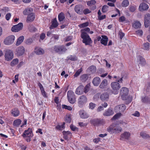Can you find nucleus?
I'll use <instances>...</instances> for the list:
<instances>
[{"label":"nucleus","mask_w":150,"mask_h":150,"mask_svg":"<svg viewBox=\"0 0 150 150\" xmlns=\"http://www.w3.org/2000/svg\"><path fill=\"white\" fill-rule=\"evenodd\" d=\"M35 18V16L34 13H32L30 15L28 16L26 19V22L27 23H30L33 22Z\"/></svg>","instance_id":"obj_18"},{"label":"nucleus","mask_w":150,"mask_h":150,"mask_svg":"<svg viewBox=\"0 0 150 150\" xmlns=\"http://www.w3.org/2000/svg\"><path fill=\"white\" fill-rule=\"evenodd\" d=\"M129 4V2L128 0H124L122 3L121 5L123 7H126Z\"/></svg>","instance_id":"obj_43"},{"label":"nucleus","mask_w":150,"mask_h":150,"mask_svg":"<svg viewBox=\"0 0 150 150\" xmlns=\"http://www.w3.org/2000/svg\"><path fill=\"white\" fill-rule=\"evenodd\" d=\"M12 114L15 117H16L19 114V112L17 109H14L11 112Z\"/></svg>","instance_id":"obj_35"},{"label":"nucleus","mask_w":150,"mask_h":150,"mask_svg":"<svg viewBox=\"0 0 150 150\" xmlns=\"http://www.w3.org/2000/svg\"><path fill=\"white\" fill-rule=\"evenodd\" d=\"M18 62V60L17 59H13L11 63V65L12 67L16 65Z\"/></svg>","instance_id":"obj_44"},{"label":"nucleus","mask_w":150,"mask_h":150,"mask_svg":"<svg viewBox=\"0 0 150 150\" xmlns=\"http://www.w3.org/2000/svg\"><path fill=\"white\" fill-rule=\"evenodd\" d=\"M108 6L106 5H104L102 8V11L103 12L105 13L107 12L108 11Z\"/></svg>","instance_id":"obj_53"},{"label":"nucleus","mask_w":150,"mask_h":150,"mask_svg":"<svg viewBox=\"0 0 150 150\" xmlns=\"http://www.w3.org/2000/svg\"><path fill=\"white\" fill-rule=\"evenodd\" d=\"M82 6L80 4L76 5L74 7L75 11L77 13L81 14L82 13Z\"/></svg>","instance_id":"obj_14"},{"label":"nucleus","mask_w":150,"mask_h":150,"mask_svg":"<svg viewBox=\"0 0 150 150\" xmlns=\"http://www.w3.org/2000/svg\"><path fill=\"white\" fill-rule=\"evenodd\" d=\"M111 88L112 89V92L115 94L118 93V90L120 88V84L117 82H113L111 84Z\"/></svg>","instance_id":"obj_3"},{"label":"nucleus","mask_w":150,"mask_h":150,"mask_svg":"<svg viewBox=\"0 0 150 150\" xmlns=\"http://www.w3.org/2000/svg\"><path fill=\"white\" fill-rule=\"evenodd\" d=\"M122 130L121 127H113L110 126L107 129V131L109 132L117 134L121 132Z\"/></svg>","instance_id":"obj_5"},{"label":"nucleus","mask_w":150,"mask_h":150,"mask_svg":"<svg viewBox=\"0 0 150 150\" xmlns=\"http://www.w3.org/2000/svg\"><path fill=\"white\" fill-rule=\"evenodd\" d=\"M71 121V119L70 115H66L65 118V121L67 122L70 123Z\"/></svg>","instance_id":"obj_51"},{"label":"nucleus","mask_w":150,"mask_h":150,"mask_svg":"<svg viewBox=\"0 0 150 150\" xmlns=\"http://www.w3.org/2000/svg\"><path fill=\"white\" fill-rule=\"evenodd\" d=\"M87 100L86 97L84 95H82L80 96L78 99V103L80 105H83L86 102Z\"/></svg>","instance_id":"obj_13"},{"label":"nucleus","mask_w":150,"mask_h":150,"mask_svg":"<svg viewBox=\"0 0 150 150\" xmlns=\"http://www.w3.org/2000/svg\"><path fill=\"white\" fill-rule=\"evenodd\" d=\"M81 38L83 39V42L86 45H89L92 42L91 38L87 34L83 33L81 35Z\"/></svg>","instance_id":"obj_2"},{"label":"nucleus","mask_w":150,"mask_h":150,"mask_svg":"<svg viewBox=\"0 0 150 150\" xmlns=\"http://www.w3.org/2000/svg\"><path fill=\"white\" fill-rule=\"evenodd\" d=\"M88 22H87L84 23L80 24L79 26L81 28H83L84 27L87 26L88 25Z\"/></svg>","instance_id":"obj_50"},{"label":"nucleus","mask_w":150,"mask_h":150,"mask_svg":"<svg viewBox=\"0 0 150 150\" xmlns=\"http://www.w3.org/2000/svg\"><path fill=\"white\" fill-rule=\"evenodd\" d=\"M72 39V37L71 36H69L65 38V41H68L71 40Z\"/></svg>","instance_id":"obj_63"},{"label":"nucleus","mask_w":150,"mask_h":150,"mask_svg":"<svg viewBox=\"0 0 150 150\" xmlns=\"http://www.w3.org/2000/svg\"><path fill=\"white\" fill-rule=\"evenodd\" d=\"M58 23L57 21V19L56 18H54L52 21V25L50 28V29H52V27L54 28H56L58 26Z\"/></svg>","instance_id":"obj_32"},{"label":"nucleus","mask_w":150,"mask_h":150,"mask_svg":"<svg viewBox=\"0 0 150 150\" xmlns=\"http://www.w3.org/2000/svg\"><path fill=\"white\" fill-rule=\"evenodd\" d=\"M11 15L10 13H7L5 16V18L8 21L10 18V17H11Z\"/></svg>","instance_id":"obj_61"},{"label":"nucleus","mask_w":150,"mask_h":150,"mask_svg":"<svg viewBox=\"0 0 150 150\" xmlns=\"http://www.w3.org/2000/svg\"><path fill=\"white\" fill-rule=\"evenodd\" d=\"M130 133L129 132H125L121 134L120 135V139H128L130 138Z\"/></svg>","instance_id":"obj_15"},{"label":"nucleus","mask_w":150,"mask_h":150,"mask_svg":"<svg viewBox=\"0 0 150 150\" xmlns=\"http://www.w3.org/2000/svg\"><path fill=\"white\" fill-rule=\"evenodd\" d=\"M100 82V79L98 77H96L94 78L92 81L93 83L95 86H98V85Z\"/></svg>","instance_id":"obj_22"},{"label":"nucleus","mask_w":150,"mask_h":150,"mask_svg":"<svg viewBox=\"0 0 150 150\" xmlns=\"http://www.w3.org/2000/svg\"><path fill=\"white\" fill-rule=\"evenodd\" d=\"M21 121L20 119H17L15 120L13 123V125L14 126L18 127L21 124Z\"/></svg>","instance_id":"obj_37"},{"label":"nucleus","mask_w":150,"mask_h":150,"mask_svg":"<svg viewBox=\"0 0 150 150\" xmlns=\"http://www.w3.org/2000/svg\"><path fill=\"white\" fill-rule=\"evenodd\" d=\"M132 98L131 96H125V99L123 100H126V104H128L129 103H130L132 100Z\"/></svg>","instance_id":"obj_33"},{"label":"nucleus","mask_w":150,"mask_h":150,"mask_svg":"<svg viewBox=\"0 0 150 150\" xmlns=\"http://www.w3.org/2000/svg\"><path fill=\"white\" fill-rule=\"evenodd\" d=\"M24 40V37L23 36L19 37L17 40L16 45L18 46L20 45L23 41Z\"/></svg>","instance_id":"obj_28"},{"label":"nucleus","mask_w":150,"mask_h":150,"mask_svg":"<svg viewBox=\"0 0 150 150\" xmlns=\"http://www.w3.org/2000/svg\"><path fill=\"white\" fill-rule=\"evenodd\" d=\"M114 114V112L112 109H108L105 112L103 115L105 116H109Z\"/></svg>","instance_id":"obj_26"},{"label":"nucleus","mask_w":150,"mask_h":150,"mask_svg":"<svg viewBox=\"0 0 150 150\" xmlns=\"http://www.w3.org/2000/svg\"><path fill=\"white\" fill-rule=\"evenodd\" d=\"M89 75L88 74H84L80 76V80L81 82L85 83L89 79Z\"/></svg>","instance_id":"obj_12"},{"label":"nucleus","mask_w":150,"mask_h":150,"mask_svg":"<svg viewBox=\"0 0 150 150\" xmlns=\"http://www.w3.org/2000/svg\"><path fill=\"white\" fill-rule=\"evenodd\" d=\"M35 53L37 54L41 55L44 53V50L41 48H37L35 50Z\"/></svg>","instance_id":"obj_30"},{"label":"nucleus","mask_w":150,"mask_h":150,"mask_svg":"<svg viewBox=\"0 0 150 150\" xmlns=\"http://www.w3.org/2000/svg\"><path fill=\"white\" fill-rule=\"evenodd\" d=\"M75 95L74 93L72 91H69L67 92V98L68 99L71 98H75Z\"/></svg>","instance_id":"obj_34"},{"label":"nucleus","mask_w":150,"mask_h":150,"mask_svg":"<svg viewBox=\"0 0 150 150\" xmlns=\"http://www.w3.org/2000/svg\"><path fill=\"white\" fill-rule=\"evenodd\" d=\"M65 18V16L64 14L62 12L60 13L58 15V19L59 21L61 22Z\"/></svg>","instance_id":"obj_39"},{"label":"nucleus","mask_w":150,"mask_h":150,"mask_svg":"<svg viewBox=\"0 0 150 150\" xmlns=\"http://www.w3.org/2000/svg\"><path fill=\"white\" fill-rule=\"evenodd\" d=\"M90 10L88 8H86L83 11V13L84 14H87L91 12Z\"/></svg>","instance_id":"obj_58"},{"label":"nucleus","mask_w":150,"mask_h":150,"mask_svg":"<svg viewBox=\"0 0 150 150\" xmlns=\"http://www.w3.org/2000/svg\"><path fill=\"white\" fill-rule=\"evenodd\" d=\"M65 122H63L62 125H58L56 127V128L57 129L59 130H61L62 129H63L64 128V125Z\"/></svg>","instance_id":"obj_49"},{"label":"nucleus","mask_w":150,"mask_h":150,"mask_svg":"<svg viewBox=\"0 0 150 150\" xmlns=\"http://www.w3.org/2000/svg\"><path fill=\"white\" fill-rule=\"evenodd\" d=\"M82 71V69H80L78 70L76 72L75 74L74 75V76L75 77H77L80 74Z\"/></svg>","instance_id":"obj_54"},{"label":"nucleus","mask_w":150,"mask_h":150,"mask_svg":"<svg viewBox=\"0 0 150 150\" xmlns=\"http://www.w3.org/2000/svg\"><path fill=\"white\" fill-rule=\"evenodd\" d=\"M70 128H71V129L74 131H78V128L72 125H70Z\"/></svg>","instance_id":"obj_55"},{"label":"nucleus","mask_w":150,"mask_h":150,"mask_svg":"<svg viewBox=\"0 0 150 150\" xmlns=\"http://www.w3.org/2000/svg\"><path fill=\"white\" fill-rule=\"evenodd\" d=\"M96 70V67L93 65L91 66L87 69L88 72L91 74L95 73Z\"/></svg>","instance_id":"obj_23"},{"label":"nucleus","mask_w":150,"mask_h":150,"mask_svg":"<svg viewBox=\"0 0 150 150\" xmlns=\"http://www.w3.org/2000/svg\"><path fill=\"white\" fill-rule=\"evenodd\" d=\"M90 31V29L89 28H86L84 29H82L81 30V34H82L83 33L85 34H87L86 32H89Z\"/></svg>","instance_id":"obj_48"},{"label":"nucleus","mask_w":150,"mask_h":150,"mask_svg":"<svg viewBox=\"0 0 150 150\" xmlns=\"http://www.w3.org/2000/svg\"><path fill=\"white\" fill-rule=\"evenodd\" d=\"M69 102L71 104H74L76 102V98H70L68 99Z\"/></svg>","instance_id":"obj_56"},{"label":"nucleus","mask_w":150,"mask_h":150,"mask_svg":"<svg viewBox=\"0 0 150 150\" xmlns=\"http://www.w3.org/2000/svg\"><path fill=\"white\" fill-rule=\"evenodd\" d=\"M15 38L14 35H12L7 37L4 40V43L6 45H10L14 42Z\"/></svg>","instance_id":"obj_4"},{"label":"nucleus","mask_w":150,"mask_h":150,"mask_svg":"<svg viewBox=\"0 0 150 150\" xmlns=\"http://www.w3.org/2000/svg\"><path fill=\"white\" fill-rule=\"evenodd\" d=\"M96 3L95 0H91L87 2V5L90 6L95 5Z\"/></svg>","instance_id":"obj_45"},{"label":"nucleus","mask_w":150,"mask_h":150,"mask_svg":"<svg viewBox=\"0 0 150 150\" xmlns=\"http://www.w3.org/2000/svg\"><path fill=\"white\" fill-rule=\"evenodd\" d=\"M76 93L78 95H81L83 93V91L81 87H78L76 89Z\"/></svg>","instance_id":"obj_41"},{"label":"nucleus","mask_w":150,"mask_h":150,"mask_svg":"<svg viewBox=\"0 0 150 150\" xmlns=\"http://www.w3.org/2000/svg\"><path fill=\"white\" fill-rule=\"evenodd\" d=\"M149 8L148 5L145 3L141 4L139 6V9L140 11L146 10Z\"/></svg>","instance_id":"obj_17"},{"label":"nucleus","mask_w":150,"mask_h":150,"mask_svg":"<svg viewBox=\"0 0 150 150\" xmlns=\"http://www.w3.org/2000/svg\"><path fill=\"white\" fill-rule=\"evenodd\" d=\"M129 90L128 88L125 87H122L120 90V94L122 100L125 99V96H127L128 94Z\"/></svg>","instance_id":"obj_6"},{"label":"nucleus","mask_w":150,"mask_h":150,"mask_svg":"<svg viewBox=\"0 0 150 150\" xmlns=\"http://www.w3.org/2000/svg\"><path fill=\"white\" fill-rule=\"evenodd\" d=\"M108 85V81L106 79H104L101 82L99 87L100 88L103 89L106 87Z\"/></svg>","instance_id":"obj_20"},{"label":"nucleus","mask_w":150,"mask_h":150,"mask_svg":"<svg viewBox=\"0 0 150 150\" xmlns=\"http://www.w3.org/2000/svg\"><path fill=\"white\" fill-rule=\"evenodd\" d=\"M33 41L31 38H29L26 40L25 43L27 44L30 45L32 43Z\"/></svg>","instance_id":"obj_59"},{"label":"nucleus","mask_w":150,"mask_h":150,"mask_svg":"<svg viewBox=\"0 0 150 150\" xmlns=\"http://www.w3.org/2000/svg\"><path fill=\"white\" fill-rule=\"evenodd\" d=\"M140 136L143 138L148 139L149 138V135L144 132H142L140 133Z\"/></svg>","instance_id":"obj_42"},{"label":"nucleus","mask_w":150,"mask_h":150,"mask_svg":"<svg viewBox=\"0 0 150 150\" xmlns=\"http://www.w3.org/2000/svg\"><path fill=\"white\" fill-rule=\"evenodd\" d=\"M136 33L139 35L142 36V35L143 32L142 30H139L136 31Z\"/></svg>","instance_id":"obj_60"},{"label":"nucleus","mask_w":150,"mask_h":150,"mask_svg":"<svg viewBox=\"0 0 150 150\" xmlns=\"http://www.w3.org/2000/svg\"><path fill=\"white\" fill-rule=\"evenodd\" d=\"M141 26V24L140 22L136 21H134L133 23L132 27L135 28H140Z\"/></svg>","instance_id":"obj_27"},{"label":"nucleus","mask_w":150,"mask_h":150,"mask_svg":"<svg viewBox=\"0 0 150 150\" xmlns=\"http://www.w3.org/2000/svg\"><path fill=\"white\" fill-rule=\"evenodd\" d=\"M139 64H140L142 66L145 65L146 64V61L144 59L140 56H139Z\"/></svg>","instance_id":"obj_36"},{"label":"nucleus","mask_w":150,"mask_h":150,"mask_svg":"<svg viewBox=\"0 0 150 150\" xmlns=\"http://www.w3.org/2000/svg\"><path fill=\"white\" fill-rule=\"evenodd\" d=\"M102 38L101 39V41L100 42L103 44L105 45H106L107 44L108 38L106 36H102Z\"/></svg>","instance_id":"obj_29"},{"label":"nucleus","mask_w":150,"mask_h":150,"mask_svg":"<svg viewBox=\"0 0 150 150\" xmlns=\"http://www.w3.org/2000/svg\"><path fill=\"white\" fill-rule=\"evenodd\" d=\"M100 98L102 101H107L109 98V96L107 93H104L100 96Z\"/></svg>","instance_id":"obj_19"},{"label":"nucleus","mask_w":150,"mask_h":150,"mask_svg":"<svg viewBox=\"0 0 150 150\" xmlns=\"http://www.w3.org/2000/svg\"><path fill=\"white\" fill-rule=\"evenodd\" d=\"M52 50L55 52L62 54L63 52H65L67 50V49L64 45H55L52 47Z\"/></svg>","instance_id":"obj_1"},{"label":"nucleus","mask_w":150,"mask_h":150,"mask_svg":"<svg viewBox=\"0 0 150 150\" xmlns=\"http://www.w3.org/2000/svg\"><path fill=\"white\" fill-rule=\"evenodd\" d=\"M108 104L106 103L105 102L101 104L98 108L97 111L98 112H100L104 110V108L108 106Z\"/></svg>","instance_id":"obj_24"},{"label":"nucleus","mask_w":150,"mask_h":150,"mask_svg":"<svg viewBox=\"0 0 150 150\" xmlns=\"http://www.w3.org/2000/svg\"><path fill=\"white\" fill-rule=\"evenodd\" d=\"M62 107L63 108H64L69 110H72V108L70 106H68L64 105H62Z\"/></svg>","instance_id":"obj_57"},{"label":"nucleus","mask_w":150,"mask_h":150,"mask_svg":"<svg viewBox=\"0 0 150 150\" xmlns=\"http://www.w3.org/2000/svg\"><path fill=\"white\" fill-rule=\"evenodd\" d=\"M32 132L31 129L29 128L25 130L23 134V137H30L32 135Z\"/></svg>","instance_id":"obj_16"},{"label":"nucleus","mask_w":150,"mask_h":150,"mask_svg":"<svg viewBox=\"0 0 150 150\" xmlns=\"http://www.w3.org/2000/svg\"><path fill=\"white\" fill-rule=\"evenodd\" d=\"M33 10L31 8H27L25 9L23 11V14L24 15H28V16L29 15H30L33 13Z\"/></svg>","instance_id":"obj_21"},{"label":"nucleus","mask_w":150,"mask_h":150,"mask_svg":"<svg viewBox=\"0 0 150 150\" xmlns=\"http://www.w3.org/2000/svg\"><path fill=\"white\" fill-rule=\"evenodd\" d=\"M25 51V49L24 47L22 46H20L16 49V54L18 56H21L24 53Z\"/></svg>","instance_id":"obj_9"},{"label":"nucleus","mask_w":150,"mask_h":150,"mask_svg":"<svg viewBox=\"0 0 150 150\" xmlns=\"http://www.w3.org/2000/svg\"><path fill=\"white\" fill-rule=\"evenodd\" d=\"M45 34L44 33H42L40 36V38L42 40H43L45 38Z\"/></svg>","instance_id":"obj_64"},{"label":"nucleus","mask_w":150,"mask_h":150,"mask_svg":"<svg viewBox=\"0 0 150 150\" xmlns=\"http://www.w3.org/2000/svg\"><path fill=\"white\" fill-rule=\"evenodd\" d=\"M144 25L145 27L147 28L150 22V14L149 13L146 14L145 15L144 19Z\"/></svg>","instance_id":"obj_11"},{"label":"nucleus","mask_w":150,"mask_h":150,"mask_svg":"<svg viewBox=\"0 0 150 150\" xmlns=\"http://www.w3.org/2000/svg\"><path fill=\"white\" fill-rule=\"evenodd\" d=\"M79 114L81 117L82 118H86L88 117V114L83 110H81L79 112Z\"/></svg>","instance_id":"obj_31"},{"label":"nucleus","mask_w":150,"mask_h":150,"mask_svg":"<svg viewBox=\"0 0 150 150\" xmlns=\"http://www.w3.org/2000/svg\"><path fill=\"white\" fill-rule=\"evenodd\" d=\"M120 113L117 114L113 117L112 119L113 120H115L117 119L120 116Z\"/></svg>","instance_id":"obj_62"},{"label":"nucleus","mask_w":150,"mask_h":150,"mask_svg":"<svg viewBox=\"0 0 150 150\" xmlns=\"http://www.w3.org/2000/svg\"><path fill=\"white\" fill-rule=\"evenodd\" d=\"M126 109V106L124 104L119 105L116 106L115 108V110L116 112H123Z\"/></svg>","instance_id":"obj_10"},{"label":"nucleus","mask_w":150,"mask_h":150,"mask_svg":"<svg viewBox=\"0 0 150 150\" xmlns=\"http://www.w3.org/2000/svg\"><path fill=\"white\" fill-rule=\"evenodd\" d=\"M90 87V85L89 84H87L85 87L84 89V92L86 93L89 90Z\"/></svg>","instance_id":"obj_47"},{"label":"nucleus","mask_w":150,"mask_h":150,"mask_svg":"<svg viewBox=\"0 0 150 150\" xmlns=\"http://www.w3.org/2000/svg\"><path fill=\"white\" fill-rule=\"evenodd\" d=\"M142 101L143 103H148L150 101V99L147 97L142 96Z\"/></svg>","instance_id":"obj_40"},{"label":"nucleus","mask_w":150,"mask_h":150,"mask_svg":"<svg viewBox=\"0 0 150 150\" xmlns=\"http://www.w3.org/2000/svg\"><path fill=\"white\" fill-rule=\"evenodd\" d=\"M91 123L94 126L97 125L102 123V121L99 119H93L91 120Z\"/></svg>","instance_id":"obj_25"},{"label":"nucleus","mask_w":150,"mask_h":150,"mask_svg":"<svg viewBox=\"0 0 150 150\" xmlns=\"http://www.w3.org/2000/svg\"><path fill=\"white\" fill-rule=\"evenodd\" d=\"M136 6L135 5H130L129 7V11L132 12H134L136 9Z\"/></svg>","instance_id":"obj_46"},{"label":"nucleus","mask_w":150,"mask_h":150,"mask_svg":"<svg viewBox=\"0 0 150 150\" xmlns=\"http://www.w3.org/2000/svg\"><path fill=\"white\" fill-rule=\"evenodd\" d=\"M23 27V23H20L17 25H13L11 28V30L13 32H18L22 29Z\"/></svg>","instance_id":"obj_7"},{"label":"nucleus","mask_w":150,"mask_h":150,"mask_svg":"<svg viewBox=\"0 0 150 150\" xmlns=\"http://www.w3.org/2000/svg\"><path fill=\"white\" fill-rule=\"evenodd\" d=\"M96 104L93 103H90L89 105V108L90 109L93 110L96 107Z\"/></svg>","instance_id":"obj_52"},{"label":"nucleus","mask_w":150,"mask_h":150,"mask_svg":"<svg viewBox=\"0 0 150 150\" xmlns=\"http://www.w3.org/2000/svg\"><path fill=\"white\" fill-rule=\"evenodd\" d=\"M143 49L146 50H149L150 47V44L148 42H146L144 43L143 45Z\"/></svg>","instance_id":"obj_38"},{"label":"nucleus","mask_w":150,"mask_h":150,"mask_svg":"<svg viewBox=\"0 0 150 150\" xmlns=\"http://www.w3.org/2000/svg\"><path fill=\"white\" fill-rule=\"evenodd\" d=\"M13 52L9 50L6 51L5 54V58L7 61L11 60L13 58Z\"/></svg>","instance_id":"obj_8"}]
</instances>
